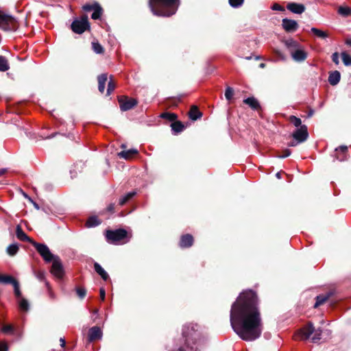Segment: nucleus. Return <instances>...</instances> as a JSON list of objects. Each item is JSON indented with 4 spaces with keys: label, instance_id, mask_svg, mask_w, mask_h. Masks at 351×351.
I'll return each mask as SVG.
<instances>
[{
    "label": "nucleus",
    "instance_id": "f257e3e1",
    "mask_svg": "<svg viewBox=\"0 0 351 351\" xmlns=\"http://www.w3.org/2000/svg\"><path fill=\"white\" fill-rule=\"evenodd\" d=\"M230 322L234 332L244 341H254L261 337L263 327L255 292L248 290L239 295L232 304Z\"/></svg>",
    "mask_w": 351,
    "mask_h": 351
},
{
    "label": "nucleus",
    "instance_id": "f03ea898",
    "mask_svg": "<svg viewBox=\"0 0 351 351\" xmlns=\"http://www.w3.org/2000/svg\"><path fill=\"white\" fill-rule=\"evenodd\" d=\"M179 0H149L152 12L158 16H170L174 14L179 6Z\"/></svg>",
    "mask_w": 351,
    "mask_h": 351
},
{
    "label": "nucleus",
    "instance_id": "7ed1b4c3",
    "mask_svg": "<svg viewBox=\"0 0 351 351\" xmlns=\"http://www.w3.org/2000/svg\"><path fill=\"white\" fill-rule=\"evenodd\" d=\"M322 331L319 328L315 329L313 324L309 322L298 331L296 338L300 340H307L312 335L311 341L317 343L322 339Z\"/></svg>",
    "mask_w": 351,
    "mask_h": 351
},
{
    "label": "nucleus",
    "instance_id": "20e7f679",
    "mask_svg": "<svg viewBox=\"0 0 351 351\" xmlns=\"http://www.w3.org/2000/svg\"><path fill=\"white\" fill-rule=\"evenodd\" d=\"M18 27L16 20L11 15L0 10V29L6 32L16 31Z\"/></svg>",
    "mask_w": 351,
    "mask_h": 351
},
{
    "label": "nucleus",
    "instance_id": "39448f33",
    "mask_svg": "<svg viewBox=\"0 0 351 351\" xmlns=\"http://www.w3.org/2000/svg\"><path fill=\"white\" fill-rule=\"evenodd\" d=\"M128 232L124 229L107 230L106 237L108 243L117 244L127 237Z\"/></svg>",
    "mask_w": 351,
    "mask_h": 351
},
{
    "label": "nucleus",
    "instance_id": "423d86ee",
    "mask_svg": "<svg viewBox=\"0 0 351 351\" xmlns=\"http://www.w3.org/2000/svg\"><path fill=\"white\" fill-rule=\"evenodd\" d=\"M89 27L88 16L86 15L80 19H75L71 23V29L73 32L79 34L84 32Z\"/></svg>",
    "mask_w": 351,
    "mask_h": 351
},
{
    "label": "nucleus",
    "instance_id": "0eeeda50",
    "mask_svg": "<svg viewBox=\"0 0 351 351\" xmlns=\"http://www.w3.org/2000/svg\"><path fill=\"white\" fill-rule=\"evenodd\" d=\"M32 245L36 249L39 254L47 263L51 262L57 256L53 255L49 248L45 244L38 243L36 242H32Z\"/></svg>",
    "mask_w": 351,
    "mask_h": 351
},
{
    "label": "nucleus",
    "instance_id": "6e6552de",
    "mask_svg": "<svg viewBox=\"0 0 351 351\" xmlns=\"http://www.w3.org/2000/svg\"><path fill=\"white\" fill-rule=\"evenodd\" d=\"M51 273L58 278H61L64 275L63 266L58 256L52 260Z\"/></svg>",
    "mask_w": 351,
    "mask_h": 351
},
{
    "label": "nucleus",
    "instance_id": "1a4fd4ad",
    "mask_svg": "<svg viewBox=\"0 0 351 351\" xmlns=\"http://www.w3.org/2000/svg\"><path fill=\"white\" fill-rule=\"evenodd\" d=\"M292 136L298 143L304 142L308 136L307 127L305 125L300 126L299 128H297Z\"/></svg>",
    "mask_w": 351,
    "mask_h": 351
},
{
    "label": "nucleus",
    "instance_id": "9d476101",
    "mask_svg": "<svg viewBox=\"0 0 351 351\" xmlns=\"http://www.w3.org/2000/svg\"><path fill=\"white\" fill-rule=\"evenodd\" d=\"M119 102L122 111L129 110L137 104V101L135 99L128 97L119 99Z\"/></svg>",
    "mask_w": 351,
    "mask_h": 351
},
{
    "label": "nucleus",
    "instance_id": "9b49d317",
    "mask_svg": "<svg viewBox=\"0 0 351 351\" xmlns=\"http://www.w3.org/2000/svg\"><path fill=\"white\" fill-rule=\"evenodd\" d=\"M103 332L99 326H93L88 330V339L92 342L102 338Z\"/></svg>",
    "mask_w": 351,
    "mask_h": 351
},
{
    "label": "nucleus",
    "instance_id": "f8f14e48",
    "mask_svg": "<svg viewBox=\"0 0 351 351\" xmlns=\"http://www.w3.org/2000/svg\"><path fill=\"white\" fill-rule=\"evenodd\" d=\"M282 28L287 32H295L298 28V24L296 21L289 19H283L282 21Z\"/></svg>",
    "mask_w": 351,
    "mask_h": 351
},
{
    "label": "nucleus",
    "instance_id": "ddd939ff",
    "mask_svg": "<svg viewBox=\"0 0 351 351\" xmlns=\"http://www.w3.org/2000/svg\"><path fill=\"white\" fill-rule=\"evenodd\" d=\"M290 53L292 58L296 62H303L307 58V53L304 50L301 49L300 47L291 51Z\"/></svg>",
    "mask_w": 351,
    "mask_h": 351
},
{
    "label": "nucleus",
    "instance_id": "4468645a",
    "mask_svg": "<svg viewBox=\"0 0 351 351\" xmlns=\"http://www.w3.org/2000/svg\"><path fill=\"white\" fill-rule=\"evenodd\" d=\"M287 10L290 12L300 14L305 11V6L302 3H289L287 5Z\"/></svg>",
    "mask_w": 351,
    "mask_h": 351
},
{
    "label": "nucleus",
    "instance_id": "2eb2a0df",
    "mask_svg": "<svg viewBox=\"0 0 351 351\" xmlns=\"http://www.w3.org/2000/svg\"><path fill=\"white\" fill-rule=\"evenodd\" d=\"M193 243V237L189 234L182 236L180 241V246L182 248L189 247Z\"/></svg>",
    "mask_w": 351,
    "mask_h": 351
},
{
    "label": "nucleus",
    "instance_id": "dca6fc26",
    "mask_svg": "<svg viewBox=\"0 0 351 351\" xmlns=\"http://www.w3.org/2000/svg\"><path fill=\"white\" fill-rule=\"evenodd\" d=\"M332 295V291H329L326 294H321L316 297V302L314 304V307L317 308L319 306L323 304Z\"/></svg>",
    "mask_w": 351,
    "mask_h": 351
},
{
    "label": "nucleus",
    "instance_id": "f3484780",
    "mask_svg": "<svg viewBox=\"0 0 351 351\" xmlns=\"http://www.w3.org/2000/svg\"><path fill=\"white\" fill-rule=\"evenodd\" d=\"M16 237L23 241H29L32 244V242H34L22 230L20 226H17L16 230Z\"/></svg>",
    "mask_w": 351,
    "mask_h": 351
},
{
    "label": "nucleus",
    "instance_id": "a211bd4d",
    "mask_svg": "<svg viewBox=\"0 0 351 351\" xmlns=\"http://www.w3.org/2000/svg\"><path fill=\"white\" fill-rule=\"evenodd\" d=\"M340 78V73L338 71H335L330 73L328 77V82L330 85L335 86L339 82Z\"/></svg>",
    "mask_w": 351,
    "mask_h": 351
},
{
    "label": "nucleus",
    "instance_id": "6ab92c4d",
    "mask_svg": "<svg viewBox=\"0 0 351 351\" xmlns=\"http://www.w3.org/2000/svg\"><path fill=\"white\" fill-rule=\"evenodd\" d=\"M98 89L101 93L104 92L106 83L108 80V75L106 73L101 74L98 76Z\"/></svg>",
    "mask_w": 351,
    "mask_h": 351
},
{
    "label": "nucleus",
    "instance_id": "aec40b11",
    "mask_svg": "<svg viewBox=\"0 0 351 351\" xmlns=\"http://www.w3.org/2000/svg\"><path fill=\"white\" fill-rule=\"evenodd\" d=\"M94 269L104 280H107L108 279L109 276L108 273L98 263H94Z\"/></svg>",
    "mask_w": 351,
    "mask_h": 351
},
{
    "label": "nucleus",
    "instance_id": "412c9836",
    "mask_svg": "<svg viewBox=\"0 0 351 351\" xmlns=\"http://www.w3.org/2000/svg\"><path fill=\"white\" fill-rule=\"evenodd\" d=\"M189 114L190 119L193 121H195L197 119H199L202 116V112L198 110L197 107L195 106H193L191 108Z\"/></svg>",
    "mask_w": 351,
    "mask_h": 351
},
{
    "label": "nucleus",
    "instance_id": "4be33fe9",
    "mask_svg": "<svg viewBox=\"0 0 351 351\" xmlns=\"http://www.w3.org/2000/svg\"><path fill=\"white\" fill-rule=\"evenodd\" d=\"M243 102L250 106L253 110H256L260 107L258 101L254 97H248L244 99Z\"/></svg>",
    "mask_w": 351,
    "mask_h": 351
},
{
    "label": "nucleus",
    "instance_id": "5701e85b",
    "mask_svg": "<svg viewBox=\"0 0 351 351\" xmlns=\"http://www.w3.org/2000/svg\"><path fill=\"white\" fill-rule=\"evenodd\" d=\"M138 153L136 149H131L127 151H122L118 154V156L121 158L129 159L134 154Z\"/></svg>",
    "mask_w": 351,
    "mask_h": 351
},
{
    "label": "nucleus",
    "instance_id": "b1692460",
    "mask_svg": "<svg viewBox=\"0 0 351 351\" xmlns=\"http://www.w3.org/2000/svg\"><path fill=\"white\" fill-rule=\"evenodd\" d=\"M95 9L93 10V12L91 15V18L94 20L99 19L102 14V8L100 5L95 2Z\"/></svg>",
    "mask_w": 351,
    "mask_h": 351
},
{
    "label": "nucleus",
    "instance_id": "393cba45",
    "mask_svg": "<svg viewBox=\"0 0 351 351\" xmlns=\"http://www.w3.org/2000/svg\"><path fill=\"white\" fill-rule=\"evenodd\" d=\"M136 194V192L134 191L128 193L126 195H125L124 196L121 197L119 199V204L120 206H123L130 199H131Z\"/></svg>",
    "mask_w": 351,
    "mask_h": 351
},
{
    "label": "nucleus",
    "instance_id": "a878e982",
    "mask_svg": "<svg viewBox=\"0 0 351 351\" xmlns=\"http://www.w3.org/2000/svg\"><path fill=\"white\" fill-rule=\"evenodd\" d=\"M10 69V64L8 59L3 56H0V71L4 72Z\"/></svg>",
    "mask_w": 351,
    "mask_h": 351
},
{
    "label": "nucleus",
    "instance_id": "bb28decb",
    "mask_svg": "<svg viewBox=\"0 0 351 351\" xmlns=\"http://www.w3.org/2000/svg\"><path fill=\"white\" fill-rule=\"evenodd\" d=\"M285 45L289 48L290 52L300 47L299 43L293 39L287 40L285 42Z\"/></svg>",
    "mask_w": 351,
    "mask_h": 351
},
{
    "label": "nucleus",
    "instance_id": "cd10ccee",
    "mask_svg": "<svg viewBox=\"0 0 351 351\" xmlns=\"http://www.w3.org/2000/svg\"><path fill=\"white\" fill-rule=\"evenodd\" d=\"M311 32L315 36H316L317 37H318L319 38L326 39L328 36V34L326 32H324V31L319 29L317 28H315V27H312L311 29Z\"/></svg>",
    "mask_w": 351,
    "mask_h": 351
},
{
    "label": "nucleus",
    "instance_id": "c85d7f7f",
    "mask_svg": "<svg viewBox=\"0 0 351 351\" xmlns=\"http://www.w3.org/2000/svg\"><path fill=\"white\" fill-rule=\"evenodd\" d=\"M17 280L10 276L0 274V283L14 285Z\"/></svg>",
    "mask_w": 351,
    "mask_h": 351
},
{
    "label": "nucleus",
    "instance_id": "c756f323",
    "mask_svg": "<svg viewBox=\"0 0 351 351\" xmlns=\"http://www.w3.org/2000/svg\"><path fill=\"white\" fill-rule=\"evenodd\" d=\"M171 130L175 133H179L184 129L183 124L180 121H174L171 124Z\"/></svg>",
    "mask_w": 351,
    "mask_h": 351
},
{
    "label": "nucleus",
    "instance_id": "7c9ffc66",
    "mask_svg": "<svg viewBox=\"0 0 351 351\" xmlns=\"http://www.w3.org/2000/svg\"><path fill=\"white\" fill-rule=\"evenodd\" d=\"M18 303H19V308L21 311H27L29 310V304L28 301L25 298H22L18 300Z\"/></svg>",
    "mask_w": 351,
    "mask_h": 351
},
{
    "label": "nucleus",
    "instance_id": "2f4dec72",
    "mask_svg": "<svg viewBox=\"0 0 351 351\" xmlns=\"http://www.w3.org/2000/svg\"><path fill=\"white\" fill-rule=\"evenodd\" d=\"M338 13L344 17L351 16V8L347 6H340L338 9Z\"/></svg>",
    "mask_w": 351,
    "mask_h": 351
},
{
    "label": "nucleus",
    "instance_id": "473e14b6",
    "mask_svg": "<svg viewBox=\"0 0 351 351\" xmlns=\"http://www.w3.org/2000/svg\"><path fill=\"white\" fill-rule=\"evenodd\" d=\"M100 224V221L95 216L90 217L88 219L86 225L88 228L95 227Z\"/></svg>",
    "mask_w": 351,
    "mask_h": 351
},
{
    "label": "nucleus",
    "instance_id": "72a5a7b5",
    "mask_svg": "<svg viewBox=\"0 0 351 351\" xmlns=\"http://www.w3.org/2000/svg\"><path fill=\"white\" fill-rule=\"evenodd\" d=\"M19 251V245L16 243L10 245L6 250L7 253L10 256H14Z\"/></svg>",
    "mask_w": 351,
    "mask_h": 351
},
{
    "label": "nucleus",
    "instance_id": "f704fd0d",
    "mask_svg": "<svg viewBox=\"0 0 351 351\" xmlns=\"http://www.w3.org/2000/svg\"><path fill=\"white\" fill-rule=\"evenodd\" d=\"M160 117L170 121H175L177 119V115L174 113L165 112L160 114Z\"/></svg>",
    "mask_w": 351,
    "mask_h": 351
},
{
    "label": "nucleus",
    "instance_id": "c9c22d12",
    "mask_svg": "<svg viewBox=\"0 0 351 351\" xmlns=\"http://www.w3.org/2000/svg\"><path fill=\"white\" fill-rule=\"evenodd\" d=\"M92 48L93 50L97 54H101L104 52V48L99 43L93 42Z\"/></svg>",
    "mask_w": 351,
    "mask_h": 351
},
{
    "label": "nucleus",
    "instance_id": "e433bc0d",
    "mask_svg": "<svg viewBox=\"0 0 351 351\" xmlns=\"http://www.w3.org/2000/svg\"><path fill=\"white\" fill-rule=\"evenodd\" d=\"M341 58L346 66H351V56L346 52L341 53Z\"/></svg>",
    "mask_w": 351,
    "mask_h": 351
},
{
    "label": "nucleus",
    "instance_id": "4c0bfd02",
    "mask_svg": "<svg viewBox=\"0 0 351 351\" xmlns=\"http://www.w3.org/2000/svg\"><path fill=\"white\" fill-rule=\"evenodd\" d=\"M289 121L291 123H293L296 128H299L300 126H302V121L300 118H298L293 115L289 117Z\"/></svg>",
    "mask_w": 351,
    "mask_h": 351
},
{
    "label": "nucleus",
    "instance_id": "58836bf2",
    "mask_svg": "<svg viewBox=\"0 0 351 351\" xmlns=\"http://www.w3.org/2000/svg\"><path fill=\"white\" fill-rule=\"evenodd\" d=\"M13 287H14V295L15 296L18 298V300L22 298V294H21V291L20 290V287H19V283L18 282V281H16L14 285H13Z\"/></svg>",
    "mask_w": 351,
    "mask_h": 351
},
{
    "label": "nucleus",
    "instance_id": "ea45409f",
    "mask_svg": "<svg viewBox=\"0 0 351 351\" xmlns=\"http://www.w3.org/2000/svg\"><path fill=\"white\" fill-rule=\"evenodd\" d=\"M244 0H229V3L232 8H239L243 4Z\"/></svg>",
    "mask_w": 351,
    "mask_h": 351
},
{
    "label": "nucleus",
    "instance_id": "a19ab883",
    "mask_svg": "<svg viewBox=\"0 0 351 351\" xmlns=\"http://www.w3.org/2000/svg\"><path fill=\"white\" fill-rule=\"evenodd\" d=\"M76 293L80 299H84L86 294V290L83 287H77Z\"/></svg>",
    "mask_w": 351,
    "mask_h": 351
},
{
    "label": "nucleus",
    "instance_id": "79ce46f5",
    "mask_svg": "<svg viewBox=\"0 0 351 351\" xmlns=\"http://www.w3.org/2000/svg\"><path fill=\"white\" fill-rule=\"evenodd\" d=\"M115 88V84L113 82L112 77H110V80L108 83V88H107V95H110L111 93Z\"/></svg>",
    "mask_w": 351,
    "mask_h": 351
},
{
    "label": "nucleus",
    "instance_id": "37998d69",
    "mask_svg": "<svg viewBox=\"0 0 351 351\" xmlns=\"http://www.w3.org/2000/svg\"><path fill=\"white\" fill-rule=\"evenodd\" d=\"M233 96V89L231 87H228L226 89L225 97L227 100H230Z\"/></svg>",
    "mask_w": 351,
    "mask_h": 351
},
{
    "label": "nucleus",
    "instance_id": "c03bdc74",
    "mask_svg": "<svg viewBox=\"0 0 351 351\" xmlns=\"http://www.w3.org/2000/svg\"><path fill=\"white\" fill-rule=\"evenodd\" d=\"M34 274H35V276L36 277V278L38 280H39L40 281H43L45 280V274L43 271L40 270V271H35Z\"/></svg>",
    "mask_w": 351,
    "mask_h": 351
},
{
    "label": "nucleus",
    "instance_id": "a18cd8bd",
    "mask_svg": "<svg viewBox=\"0 0 351 351\" xmlns=\"http://www.w3.org/2000/svg\"><path fill=\"white\" fill-rule=\"evenodd\" d=\"M95 8V3L93 4H85L82 6V9L85 12L93 11Z\"/></svg>",
    "mask_w": 351,
    "mask_h": 351
},
{
    "label": "nucleus",
    "instance_id": "49530a36",
    "mask_svg": "<svg viewBox=\"0 0 351 351\" xmlns=\"http://www.w3.org/2000/svg\"><path fill=\"white\" fill-rule=\"evenodd\" d=\"M291 150L289 149H286L283 151V154L279 155V156H278V157L280 158H285L291 155Z\"/></svg>",
    "mask_w": 351,
    "mask_h": 351
},
{
    "label": "nucleus",
    "instance_id": "de8ad7c7",
    "mask_svg": "<svg viewBox=\"0 0 351 351\" xmlns=\"http://www.w3.org/2000/svg\"><path fill=\"white\" fill-rule=\"evenodd\" d=\"M347 149H348V147L346 145H341V146H339L338 148H336L335 151L337 152H341L343 154H346V152H347Z\"/></svg>",
    "mask_w": 351,
    "mask_h": 351
},
{
    "label": "nucleus",
    "instance_id": "09e8293b",
    "mask_svg": "<svg viewBox=\"0 0 351 351\" xmlns=\"http://www.w3.org/2000/svg\"><path fill=\"white\" fill-rule=\"evenodd\" d=\"M271 9L273 10H276V11H284V8L282 7L280 5L278 4V3H274L272 6H271Z\"/></svg>",
    "mask_w": 351,
    "mask_h": 351
},
{
    "label": "nucleus",
    "instance_id": "8fccbe9b",
    "mask_svg": "<svg viewBox=\"0 0 351 351\" xmlns=\"http://www.w3.org/2000/svg\"><path fill=\"white\" fill-rule=\"evenodd\" d=\"M339 57L337 52H335L332 55V60L336 64H339Z\"/></svg>",
    "mask_w": 351,
    "mask_h": 351
},
{
    "label": "nucleus",
    "instance_id": "3c124183",
    "mask_svg": "<svg viewBox=\"0 0 351 351\" xmlns=\"http://www.w3.org/2000/svg\"><path fill=\"white\" fill-rule=\"evenodd\" d=\"M0 351H8V346L6 342L0 343Z\"/></svg>",
    "mask_w": 351,
    "mask_h": 351
},
{
    "label": "nucleus",
    "instance_id": "603ef678",
    "mask_svg": "<svg viewBox=\"0 0 351 351\" xmlns=\"http://www.w3.org/2000/svg\"><path fill=\"white\" fill-rule=\"evenodd\" d=\"M2 330L4 332H10L13 331V328L11 325H5Z\"/></svg>",
    "mask_w": 351,
    "mask_h": 351
},
{
    "label": "nucleus",
    "instance_id": "864d4df0",
    "mask_svg": "<svg viewBox=\"0 0 351 351\" xmlns=\"http://www.w3.org/2000/svg\"><path fill=\"white\" fill-rule=\"evenodd\" d=\"M99 293H100L101 300L104 301L105 300V297H106L105 289L104 288H101L99 290Z\"/></svg>",
    "mask_w": 351,
    "mask_h": 351
},
{
    "label": "nucleus",
    "instance_id": "5fc2aeb1",
    "mask_svg": "<svg viewBox=\"0 0 351 351\" xmlns=\"http://www.w3.org/2000/svg\"><path fill=\"white\" fill-rule=\"evenodd\" d=\"M299 143H298L297 141H295L294 138L293 141H291V142L289 143L288 145L289 147H295Z\"/></svg>",
    "mask_w": 351,
    "mask_h": 351
},
{
    "label": "nucleus",
    "instance_id": "6e6d98bb",
    "mask_svg": "<svg viewBox=\"0 0 351 351\" xmlns=\"http://www.w3.org/2000/svg\"><path fill=\"white\" fill-rule=\"evenodd\" d=\"M114 204H110L108 208H107V210L109 211V212H113L114 211Z\"/></svg>",
    "mask_w": 351,
    "mask_h": 351
},
{
    "label": "nucleus",
    "instance_id": "4d7b16f0",
    "mask_svg": "<svg viewBox=\"0 0 351 351\" xmlns=\"http://www.w3.org/2000/svg\"><path fill=\"white\" fill-rule=\"evenodd\" d=\"M60 341L61 347L64 348L65 346V344H66V341H65L64 339V338H60Z\"/></svg>",
    "mask_w": 351,
    "mask_h": 351
},
{
    "label": "nucleus",
    "instance_id": "13d9d810",
    "mask_svg": "<svg viewBox=\"0 0 351 351\" xmlns=\"http://www.w3.org/2000/svg\"><path fill=\"white\" fill-rule=\"evenodd\" d=\"M336 158L339 161H343L344 160H346V156H336Z\"/></svg>",
    "mask_w": 351,
    "mask_h": 351
},
{
    "label": "nucleus",
    "instance_id": "bf43d9fd",
    "mask_svg": "<svg viewBox=\"0 0 351 351\" xmlns=\"http://www.w3.org/2000/svg\"><path fill=\"white\" fill-rule=\"evenodd\" d=\"M346 43L348 45L351 46V38L348 39V40L346 41Z\"/></svg>",
    "mask_w": 351,
    "mask_h": 351
},
{
    "label": "nucleus",
    "instance_id": "052dcab7",
    "mask_svg": "<svg viewBox=\"0 0 351 351\" xmlns=\"http://www.w3.org/2000/svg\"><path fill=\"white\" fill-rule=\"evenodd\" d=\"M33 204H34V206L35 208H36L37 210H38L40 208L38 204H36V202H33Z\"/></svg>",
    "mask_w": 351,
    "mask_h": 351
},
{
    "label": "nucleus",
    "instance_id": "680f3d73",
    "mask_svg": "<svg viewBox=\"0 0 351 351\" xmlns=\"http://www.w3.org/2000/svg\"><path fill=\"white\" fill-rule=\"evenodd\" d=\"M5 171V169H0V177H1L3 174H4Z\"/></svg>",
    "mask_w": 351,
    "mask_h": 351
},
{
    "label": "nucleus",
    "instance_id": "e2e57ef3",
    "mask_svg": "<svg viewBox=\"0 0 351 351\" xmlns=\"http://www.w3.org/2000/svg\"><path fill=\"white\" fill-rule=\"evenodd\" d=\"M55 136V134H51V136L43 137V138H53Z\"/></svg>",
    "mask_w": 351,
    "mask_h": 351
},
{
    "label": "nucleus",
    "instance_id": "0e129e2a",
    "mask_svg": "<svg viewBox=\"0 0 351 351\" xmlns=\"http://www.w3.org/2000/svg\"><path fill=\"white\" fill-rule=\"evenodd\" d=\"M259 66L262 69L265 68V63H261Z\"/></svg>",
    "mask_w": 351,
    "mask_h": 351
},
{
    "label": "nucleus",
    "instance_id": "69168bd1",
    "mask_svg": "<svg viewBox=\"0 0 351 351\" xmlns=\"http://www.w3.org/2000/svg\"><path fill=\"white\" fill-rule=\"evenodd\" d=\"M313 114V110H311L309 114H308V117H311Z\"/></svg>",
    "mask_w": 351,
    "mask_h": 351
},
{
    "label": "nucleus",
    "instance_id": "338daca9",
    "mask_svg": "<svg viewBox=\"0 0 351 351\" xmlns=\"http://www.w3.org/2000/svg\"><path fill=\"white\" fill-rule=\"evenodd\" d=\"M276 177H277L278 178H280V172H278V173H276Z\"/></svg>",
    "mask_w": 351,
    "mask_h": 351
},
{
    "label": "nucleus",
    "instance_id": "774afa93",
    "mask_svg": "<svg viewBox=\"0 0 351 351\" xmlns=\"http://www.w3.org/2000/svg\"><path fill=\"white\" fill-rule=\"evenodd\" d=\"M94 313H95V314H96V313H98V310H97V309L95 310V311H94Z\"/></svg>",
    "mask_w": 351,
    "mask_h": 351
}]
</instances>
